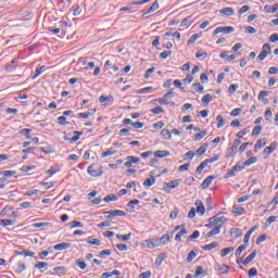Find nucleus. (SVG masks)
Returning a JSON list of instances; mask_svg holds the SVG:
<instances>
[{"mask_svg":"<svg viewBox=\"0 0 278 278\" xmlns=\"http://www.w3.org/2000/svg\"><path fill=\"white\" fill-rule=\"evenodd\" d=\"M227 223V217L220 216L217 214L208 219V225L206 227H214L211 231L206 233V238H214V236H218L220 233V229H223V225Z\"/></svg>","mask_w":278,"mask_h":278,"instance_id":"nucleus-1","label":"nucleus"},{"mask_svg":"<svg viewBox=\"0 0 278 278\" xmlns=\"http://www.w3.org/2000/svg\"><path fill=\"white\" fill-rule=\"evenodd\" d=\"M87 173L88 175H90V177H101L103 176V173H104L103 166L99 163H93L88 166Z\"/></svg>","mask_w":278,"mask_h":278,"instance_id":"nucleus-2","label":"nucleus"},{"mask_svg":"<svg viewBox=\"0 0 278 278\" xmlns=\"http://www.w3.org/2000/svg\"><path fill=\"white\" fill-rule=\"evenodd\" d=\"M218 160H220V157L218 155L213 156L211 159H206L204 160L195 169V174L197 175H201V173H203V170H205V168H207V164H214V162H218Z\"/></svg>","mask_w":278,"mask_h":278,"instance_id":"nucleus-3","label":"nucleus"},{"mask_svg":"<svg viewBox=\"0 0 278 278\" xmlns=\"http://www.w3.org/2000/svg\"><path fill=\"white\" fill-rule=\"evenodd\" d=\"M180 184H181V180H179V179L172 180L169 182H164L163 184V191L166 194H170L172 190H175V188H179Z\"/></svg>","mask_w":278,"mask_h":278,"instance_id":"nucleus-4","label":"nucleus"},{"mask_svg":"<svg viewBox=\"0 0 278 278\" xmlns=\"http://www.w3.org/2000/svg\"><path fill=\"white\" fill-rule=\"evenodd\" d=\"M141 245L143 247V249H157V247H160V239L152 238L143 240L141 242Z\"/></svg>","mask_w":278,"mask_h":278,"instance_id":"nucleus-5","label":"nucleus"},{"mask_svg":"<svg viewBox=\"0 0 278 278\" xmlns=\"http://www.w3.org/2000/svg\"><path fill=\"white\" fill-rule=\"evenodd\" d=\"M270 43H264L261 53L257 56L258 62H264L270 55Z\"/></svg>","mask_w":278,"mask_h":278,"instance_id":"nucleus-6","label":"nucleus"},{"mask_svg":"<svg viewBox=\"0 0 278 278\" xmlns=\"http://www.w3.org/2000/svg\"><path fill=\"white\" fill-rule=\"evenodd\" d=\"M236 28L233 26H219L213 31V36H218V34H233Z\"/></svg>","mask_w":278,"mask_h":278,"instance_id":"nucleus-7","label":"nucleus"},{"mask_svg":"<svg viewBox=\"0 0 278 278\" xmlns=\"http://www.w3.org/2000/svg\"><path fill=\"white\" fill-rule=\"evenodd\" d=\"M174 231H179L175 237L176 242H181V238H184V236L188 233V230H186V227L184 225L176 226Z\"/></svg>","mask_w":278,"mask_h":278,"instance_id":"nucleus-8","label":"nucleus"},{"mask_svg":"<svg viewBox=\"0 0 278 278\" xmlns=\"http://www.w3.org/2000/svg\"><path fill=\"white\" fill-rule=\"evenodd\" d=\"M104 214L106 215V218L112 220V218H116V216H126L127 213H125V211L123 210H111L108 212H104Z\"/></svg>","mask_w":278,"mask_h":278,"instance_id":"nucleus-9","label":"nucleus"},{"mask_svg":"<svg viewBox=\"0 0 278 278\" xmlns=\"http://www.w3.org/2000/svg\"><path fill=\"white\" fill-rule=\"evenodd\" d=\"M74 136L72 138L64 137L65 142H70V144H75V142H78L80 140L81 136H84V131H73Z\"/></svg>","mask_w":278,"mask_h":278,"instance_id":"nucleus-10","label":"nucleus"},{"mask_svg":"<svg viewBox=\"0 0 278 278\" xmlns=\"http://www.w3.org/2000/svg\"><path fill=\"white\" fill-rule=\"evenodd\" d=\"M126 160L127 162L124 163L125 168H131L134 164H140V157L134 155L126 156Z\"/></svg>","mask_w":278,"mask_h":278,"instance_id":"nucleus-11","label":"nucleus"},{"mask_svg":"<svg viewBox=\"0 0 278 278\" xmlns=\"http://www.w3.org/2000/svg\"><path fill=\"white\" fill-rule=\"evenodd\" d=\"M275 151H277V141H274L270 143V146L264 148L263 155H271V153H275Z\"/></svg>","mask_w":278,"mask_h":278,"instance_id":"nucleus-12","label":"nucleus"},{"mask_svg":"<svg viewBox=\"0 0 278 278\" xmlns=\"http://www.w3.org/2000/svg\"><path fill=\"white\" fill-rule=\"evenodd\" d=\"M229 270H231V267L225 264H217L216 271L219 275H229Z\"/></svg>","mask_w":278,"mask_h":278,"instance_id":"nucleus-13","label":"nucleus"},{"mask_svg":"<svg viewBox=\"0 0 278 278\" xmlns=\"http://www.w3.org/2000/svg\"><path fill=\"white\" fill-rule=\"evenodd\" d=\"M229 236L232 240H238V238H242V230L240 228H230Z\"/></svg>","mask_w":278,"mask_h":278,"instance_id":"nucleus-14","label":"nucleus"},{"mask_svg":"<svg viewBox=\"0 0 278 278\" xmlns=\"http://www.w3.org/2000/svg\"><path fill=\"white\" fill-rule=\"evenodd\" d=\"M214 179H216V176L212 175V176H207L201 184V188L203 190H207V188H210L212 186V181H214Z\"/></svg>","mask_w":278,"mask_h":278,"instance_id":"nucleus-15","label":"nucleus"},{"mask_svg":"<svg viewBox=\"0 0 278 278\" xmlns=\"http://www.w3.org/2000/svg\"><path fill=\"white\" fill-rule=\"evenodd\" d=\"M195 212L197 214H200V216H203V214H205V205L203 204V202L201 200H197L195 203Z\"/></svg>","mask_w":278,"mask_h":278,"instance_id":"nucleus-16","label":"nucleus"},{"mask_svg":"<svg viewBox=\"0 0 278 278\" xmlns=\"http://www.w3.org/2000/svg\"><path fill=\"white\" fill-rule=\"evenodd\" d=\"M260 229V226H253L245 235L243 238L244 244L249 245V240H251V236L254 233V231H257Z\"/></svg>","mask_w":278,"mask_h":278,"instance_id":"nucleus-17","label":"nucleus"},{"mask_svg":"<svg viewBox=\"0 0 278 278\" xmlns=\"http://www.w3.org/2000/svg\"><path fill=\"white\" fill-rule=\"evenodd\" d=\"M152 155H154V157H169L170 156V152H168L167 150H157L152 152Z\"/></svg>","mask_w":278,"mask_h":278,"instance_id":"nucleus-18","label":"nucleus"},{"mask_svg":"<svg viewBox=\"0 0 278 278\" xmlns=\"http://www.w3.org/2000/svg\"><path fill=\"white\" fill-rule=\"evenodd\" d=\"M268 94H270V92L260 91L258 101H262V103H264V105H268L269 101H268V98H266Z\"/></svg>","mask_w":278,"mask_h":278,"instance_id":"nucleus-19","label":"nucleus"},{"mask_svg":"<svg viewBox=\"0 0 278 278\" xmlns=\"http://www.w3.org/2000/svg\"><path fill=\"white\" fill-rule=\"evenodd\" d=\"M162 140H173V132H170L167 128L161 130Z\"/></svg>","mask_w":278,"mask_h":278,"instance_id":"nucleus-20","label":"nucleus"},{"mask_svg":"<svg viewBox=\"0 0 278 278\" xmlns=\"http://www.w3.org/2000/svg\"><path fill=\"white\" fill-rule=\"evenodd\" d=\"M99 102H100V103H105L106 106H110V105H113V103H114V98L101 96V97L99 98Z\"/></svg>","mask_w":278,"mask_h":278,"instance_id":"nucleus-21","label":"nucleus"},{"mask_svg":"<svg viewBox=\"0 0 278 278\" xmlns=\"http://www.w3.org/2000/svg\"><path fill=\"white\" fill-rule=\"evenodd\" d=\"M156 10H160V3L157 1H154L152 5L142 14V16H147V14H152V12H156Z\"/></svg>","mask_w":278,"mask_h":278,"instance_id":"nucleus-22","label":"nucleus"},{"mask_svg":"<svg viewBox=\"0 0 278 278\" xmlns=\"http://www.w3.org/2000/svg\"><path fill=\"white\" fill-rule=\"evenodd\" d=\"M71 243H58L53 247L54 251H66L67 249H71Z\"/></svg>","mask_w":278,"mask_h":278,"instance_id":"nucleus-23","label":"nucleus"},{"mask_svg":"<svg viewBox=\"0 0 278 278\" xmlns=\"http://www.w3.org/2000/svg\"><path fill=\"white\" fill-rule=\"evenodd\" d=\"M170 242V236L168 233L163 235L159 240V247H166Z\"/></svg>","mask_w":278,"mask_h":278,"instance_id":"nucleus-24","label":"nucleus"},{"mask_svg":"<svg viewBox=\"0 0 278 278\" xmlns=\"http://www.w3.org/2000/svg\"><path fill=\"white\" fill-rule=\"evenodd\" d=\"M266 147V139H258L254 144V153H257L260 149H264Z\"/></svg>","mask_w":278,"mask_h":278,"instance_id":"nucleus-25","label":"nucleus"},{"mask_svg":"<svg viewBox=\"0 0 278 278\" xmlns=\"http://www.w3.org/2000/svg\"><path fill=\"white\" fill-rule=\"evenodd\" d=\"M219 58L222 60H227V62H233V60H236V54H228L227 51H223L220 54H219Z\"/></svg>","mask_w":278,"mask_h":278,"instance_id":"nucleus-26","label":"nucleus"},{"mask_svg":"<svg viewBox=\"0 0 278 278\" xmlns=\"http://www.w3.org/2000/svg\"><path fill=\"white\" fill-rule=\"evenodd\" d=\"M219 14H223L224 16H233L235 11L233 8L227 7L219 10Z\"/></svg>","mask_w":278,"mask_h":278,"instance_id":"nucleus-27","label":"nucleus"},{"mask_svg":"<svg viewBox=\"0 0 278 278\" xmlns=\"http://www.w3.org/2000/svg\"><path fill=\"white\" fill-rule=\"evenodd\" d=\"M195 58L198 60H207V58H210V55L207 54V51L203 50V49H200L197 51L195 53Z\"/></svg>","mask_w":278,"mask_h":278,"instance_id":"nucleus-28","label":"nucleus"},{"mask_svg":"<svg viewBox=\"0 0 278 278\" xmlns=\"http://www.w3.org/2000/svg\"><path fill=\"white\" fill-rule=\"evenodd\" d=\"M232 214H235V216H243V214H247V208L242 206H233Z\"/></svg>","mask_w":278,"mask_h":278,"instance_id":"nucleus-29","label":"nucleus"},{"mask_svg":"<svg viewBox=\"0 0 278 278\" xmlns=\"http://www.w3.org/2000/svg\"><path fill=\"white\" fill-rule=\"evenodd\" d=\"M233 251H236V248L233 247L224 248L219 252L220 257H227V255H229V253H233Z\"/></svg>","mask_w":278,"mask_h":278,"instance_id":"nucleus-30","label":"nucleus"},{"mask_svg":"<svg viewBox=\"0 0 278 278\" xmlns=\"http://www.w3.org/2000/svg\"><path fill=\"white\" fill-rule=\"evenodd\" d=\"M87 244H91L93 247H101V240L94 239V237H88L86 239Z\"/></svg>","mask_w":278,"mask_h":278,"instance_id":"nucleus-31","label":"nucleus"},{"mask_svg":"<svg viewBox=\"0 0 278 278\" xmlns=\"http://www.w3.org/2000/svg\"><path fill=\"white\" fill-rule=\"evenodd\" d=\"M151 92H155V88L153 87H144L137 91V94H151Z\"/></svg>","mask_w":278,"mask_h":278,"instance_id":"nucleus-32","label":"nucleus"},{"mask_svg":"<svg viewBox=\"0 0 278 278\" xmlns=\"http://www.w3.org/2000/svg\"><path fill=\"white\" fill-rule=\"evenodd\" d=\"M257 255L256 251H253L248 257H245V260L243 261V266H249V264H251V262H253L255 260V256Z\"/></svg>","mask_w":278,"mask_h":278,"instance_id":"nucleus-33","label":"nucleus"},{"mask_svg":"<svg viewBox=\"0 0 278 278\" xmlns=\"http://www.w3.org/2000/svg\"><path fill=\"white\" fill-rule=\"evenodd\" d=\"M210 148V144L204 143L203 146H201L195 152V155H205L207 149Z\"/></svg>","mask_w":278,"mask_h":278,"instance_id":"nucleus-34","label":"nucleus"},{"mask_svg":"<svg viewBox=\"0 0 278 278\" xmlns=\"http://www.w3.org/2000/svg\"><path fill=\"white\" fill-rule=\"evenodd\" d=\"M110 277H121V271L117 269H114L113 271L102 274V278H110Z\"/></svg>","mask_w":278,"mask_h":278,"instance_id":"nucleus-35","label":"nucleus"},{"mask_svg":"<svg viewBox=\"0 0 278 278\" xmlns=\"http://www.w3.org/2000/svg\"><path fill=\"white\" fill-rule=\"evenodd\" d=\"M2 175V177H4V179L8 181V179H10L11 177H14V175H16V170H4V172H0V176Z\"/></svg>","mask_w":278,"mask_h":278,"instance_id":"nucleus-36","label":"nucleus"},{"mask_svg":"<svg viewBox=\"0 0 278 278\" xmlns=\"http://www.w3.org/2000/svg\"><path fill=\"white\" fill-rule=\"evenodd\" d=\"M117 151L114 148H110L101 153V157H111V155H116Z\"/></svg>","mask_w":278,"mask_h":278,"instance_id":"nucleus-37","label":"nucleus"},{"mask_svg":"<svg viewBox=\"0 0 278 278\" xmlns=\"http://www.w3.org/2000/svg\"><path fill=\"white\" fill-rule=\"evenodd\" d=\"M91 112L92 113H90V112L78 113L77 118H90V116H92V114L97 113V109H92Z\"/></svg>","mask_w":278,"mask_h":278,"instance_id":"nucleus-38","label":"nucleus"},{"mask_svg":"<svg viewBox=\"0 0 278 278\" xmlns=\"http://www.w3.org/2000/svg\"><path fill=\"white\" fill-rule=\"evenodd\" d=\"M45 71H47L46 66L37 67L35 70V75H33L31 79H36L37 77H40V75H42V73H45Z\"/></svg>","mask_w":278,"mask_h":278,"instance_id":"nucleus-39","label":"nucleus"},{"mask_svg":"<svg viewBox=\"0 0 278 278\" xmlns=\"http://www.w3.org/2000/svg\"><path fill=\"white\" fill-rule=\"evenodd\" d=\"M70 227H71V229H77V228L81 229V228H84V223H81L79 220H72V222H70Z\"/></svg>","mask_w":278,"mask_h":278,"instance_id":"nucleus-40","label":"nucleus"},{"mask_svg":"<svg viewBox=\"0 0 278 278\" xmlns=\"http://www.w3.org/2000/svg\"><path fill=\"white\" fill-rule=\"evenodd\" d=\"M241 143L242 141H240V139H235L232 146L230 147V151L232 153H238V147H240Z\"/></svg>","mask_w":278,"mask_h":278,"instance_id":"nucleus-41","label":"nucleus"},{"mask_svg":"<svg viewBox=\"0 0 278 278\" xmlns=\"http://www.w3.org/2000/svg\"><path fill=\"white\" fill-rule=\"evenodd\" d=\"M204 136H207V130H201L200 132L195 134V135L193 136V140H194L195 142H199V140H203V137H204Z\"/></svg>","mask_w":278,"mask_h":278,"instance_id":"nucleus-42","label":"nucleus"},{"mask_svg":"<svg viewBox=\"0 0 278 278\" xmlns=\"http://www.w3.org/2000/svg\"><path fill=\"white\" fill-rule=\"evenodd\" d=\"M218 247L217 241H213L212 243L205 244L202 247L203 251H212V249H216Z\"/></svg>","mask_w":278,"mask_h":278,"instance_id":"nucleus-43","label":"nucleus"},{"mask_svg":"<svg viewBox=\"0 0 278 278\" xmlns=\"http://www.w3.org/2000/svg\"><path fill=\"white\" fill-rule=\"evenodd\" d=\"M203 35L202 34H194L190 37V39L187 41L188 47L194 45L198 38H201Z\"/></svg>","mask_w":278,"mask_h":278,"instance_id":"nucleus-44","label":"nucleus"},{"mask_svg":"<svg viewBox=\"0 0 278 278\" xmlns=\"http://www.w3.org/2000/svg\"><path fill=\"white\" fill-rule=\"evenodd\" d=\"M197 255H198L197 251L194 250L190 251L187 255L186 263L190 264V262H192L197 257Z\"/></svg>","mask_w":278,"mask_h":278,"instance_id":"nucleus-45","label":"nucleus"},{"mask_svg":"<svg viewBox=\"0 0 278 278\" xmlns=\"http://www.w3.org/2000/svg\"><path fill=\"white\" fill-rule=\"evenodd\" d=\"M264 10L267 14H276L277 12V7L270 5V4H266L264 7Z\"/></svg>","mask_w":278,"mask_h":278,"instance_id":"nucleus-46","label":"nucleus"},{"mask_svg":"<svg viewBox=\"0 0 278 278\" xmlns=\"http://www.w3.org/2000/svg\"><path fill=\"white\" fill-rule=\"evenodd\" d=\"M104 203H112L114 201H118V197L116 194H109L103 198Z\"/></svg>","mask_w":278,"mask_h":278,"instance_id":"nucleus-47","label":"nucleus"},{"mask_svg":"<svg viewBox=\"0 0 278 278\" xmlns=\"http://www.w3.org/2000/svg\"><path fill=\"white\" fill-rule=\"evenodd\" d=\"M248 247H249V245H247V243H245V244H241V245L236 250V253H235L236 257H240V256L242 255L243 251H247Z\"/></svg>","mask_w":278,"mask_h":278,"instance_id":"nucleus-48","label":"nucleus"},{"mask_svg":"<svg viewBox=\"0 0 278 278\" xmlns=\"http://www.w3.org/2000/svg\"><path fill=\"white\" fill-rule=\"evenodd\" d=\"M18 255H22L23 257H34V255H36V253H34L29 250L23 249L21 252H18Z\"/></svg>","mask_w":278,"mask_h":278,"instance_id":"nucleus-49","label":"nucleus"},{"mask_svg":"<svg viewBox=\"0 0 278 278\" xmlns=\"http://www.w3.org/2000/svg\"><path fill=\"white\" fill-rule=\"evenodd\" d=\"M216 122H217V129H222V127H225V118L223 117V115H217Z\"/></svg>","mask_w":278,"mask_h":278,"instance_id":"nucleus-50","label":"nucleus"},{"mask_svg":"<svg viewBox=\"0 0 278 278\" xmlns=\"http://www.w3.org/2000/svg\"><path fill=\"white\" fill-rule=\"evenodd\" d=\"M117 240H122V242H128V240H131V232L128 235H116Z\"/></svg>","mask_w":278,"mask_h":278,"instance_id":"nucleus-51","label":"nucleus"},{"mask_svg":"<svg viewBox=\"0 0 278 278\" xmlns=\"http://www.w3.org/2000/svg\"><path fill=\"white\" fill-rule=\"evenodd\" d=\"M200 236H201V232H200L199 230H194V231L192 232V235H190V236L188 237L187 240H188V242H192V240L199 239Z\"/></svg>","mask_w":278,"mask_h":278,"instance_id":"nucleus-52","label":"nucleus"},{"mask_svg":"<svg viewBox=\"0 0 278 278\" xmlns=\"http://www.w3.org/2000/svg\"><path fill=\"white\" fill-rule=\"evenodd\" d=\"M212 101H213L212 94L210 93H206L204 97H202V103H204V105H210Z\"/></svg>","mask_w":278,"mask_h":278,"instance_id":"nucleus-53","label":"nucleus"},{"mask_svg":"<svg viewBox=\"0 0 278 278\" xmlns=\"http://www.w3.org/2000/svg\"><path fill=\"white\" fill-rule=\"evenodd\" d=\"M155 185V179L153 177L151 178H147L144 181H143V186L146 188H151V186H154Z\"/></svg>","mask_w":278,"mask_h":278,"instance_id":"nucleus-54","label":"nucleus"},{"mask_svg":"<svg viewBox=\"0 0 278 278\" xmlns=\"http://www.w3.org/2000/svg\"><path fill=\"white\" fill-rule=\"evenodd\" d=\"M14 219H1L0 220V225H2L3 227H12V225H14Z\"/></svg>","mask_w":278,"mask_h":278,"instance_id":"nucleus-55","label":"nucleus"},{"mask_svg":"<svg viewBox=\"0 0 278 278\" xmlns=\"http://www.w3.org/2000/svg\"><path fill=\"white\" fill-rule=\"evenodd\" d=\"M53 270L58 275H66V267H64V266L54 267Z\"/></svg>","mask_w":278,"mask_h":278,"instance_id":"nucleus-56","label":"nucleus"},{"mask_svg":"<svg viewBox=\"0 0 278 278\" xmlns=\"http://www.w3.org/2000/svg\"><path fill=\"white\" fill-rule=\"evenodd\" d=\"M201 275H205V269H203V266H198L195 268V273H194L193 277L198 278Z\"/></svg>","mask_w":278,"mask_h":278,"instance_id":"nucleus-57","label":"nucleus"},{"mask_svg":"<svg viewBox=\"0 0 278 278\" xmlns=\"http://www.w3.org/2000/svg\"><path fill=\"white\" fill-rule=\"evenodd\" d=\"M150 112L157 116L159 114H164V109L162 106H156L155 109H151Z\"/></svg>","mask_w":278,"mask_h":278,"instance_id":"nucleus-58","label":"nucleus"},{"mask_svg":"<svg viewBox=\"0 0 278 278\" xmlns=\"http://www.w3.org/2000/svg\"><path fill=\"white\" fill-rule=\"evenodd\" d=\"M154 103H160V105H168V100L163 96L162 98L154 99Z\"/></svg>","mask_w":278,"mask_h":278,"instance_id":"nucleus-59","label":"nucleus"},{"mask_svg":"<svg viewBox=\"0 0 278 278\" xmlns=\"http://www.w3.org/2000/svg\"><path fill=\"white\" fill-rule=\"evenodd\" d=\"M190 25H192V21H190V18H184L180 23V27H185L186 29H188Z\"/></svg>","mask_w":278,"mask_h":278,"instance_id":"nucleus-60","label":"nucleus"},{"mask_svg":"<svg viewBox=\"0 0 278 278\" xmlns=\"http://www.w3.org/2000/svg\"><path fill=\"white\" fill-rule=\"evenodd\" d=\"M256 162H257V157H250L248 161H245L244 163H243V165L245 166V167H248V166H253V164H256Z\"/></svg>","mask_w":278,"mask_h":278,"instance_id":"nucleus-61","label":"nucleus"},{"mask_svg":"<svg viewBox=\"0 0 278 278\" xmlns=\"http://www.w3.org/2000/svg\"><path fill=\"white\" fill-rule=\"evenodd\" d=\"M192 88L194 89V92H203V86L201 85V84H199V83H194L193 85H192Z\"/></svg>","mask_w":278,"mask_h":278,"instance_id":"nucleus-62","label":"nucleus"},{"mask_svg":"<svg viewBox=\"0 0 278 278\" xmlns=\"http://www.w3.org/2000/svg\"><path fill=\"white\" fill-rule=\"evenodd\" d=\"M194 155H195L194 152L188 151L187 153L184 154V160L192 161V160H194Z\"/></svg>","mask_w":278,"mask_h":278,"instance_id":"nucleus-63","label":"nucleus"},{"mask_svg":"<svg viewBox=\"0 0 278 278\" xmlns=\"http://www.w3.org/2000/svg\"><path fill=\"white\" fill-rule=\"evenodd\" d=\"M262 134V126H255L252 130V136H260Z\"/></svg>","mask_w":278,"mask_h":278,"instance_id":"nucleus-64","label":"nucleus"}]
</instances>
